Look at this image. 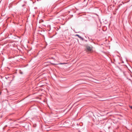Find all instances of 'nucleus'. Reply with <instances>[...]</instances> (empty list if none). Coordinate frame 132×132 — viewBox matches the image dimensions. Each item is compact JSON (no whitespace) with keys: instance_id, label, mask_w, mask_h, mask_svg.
<instances>
[{"instance_id":"obj_3","label":"nucleus","mask_w":132,"mask_h":132,"mask_svg":"<svg viewBox=\"0 0 132 132\" xmlns=\"http://www.w3.org/2000/svg\"><path fill=\"white\" fill-rule=\"evenodd\" d=\"M9 77L7 76L6 77H5V78L6 79H7L9 78Z\"/></svg>"},{"instance_id":"obj_4","label":"nucleus","mask_w":132,"mask_h":132,"mask_svg":"<svg viewBox=\"0 0 132 132\" xmlns=\"http://www.w3.org/2000/svg\"><path fill=\"white\" fill-rule=\"evenodd\" d=\"M130 108H131L132 109V106H130Z\"/></svg>"},{"instance_id":"obj_6","label":"nucleus","mask_w":132,"mask_h":132,"mask_svg":"<svg viewBox=\"0 0 132 132\" xmlns=\"http://www.w3.org/2000/svg\"><path fill=\"white\" fill-rule=\"evenodd\" d=\"M77 126H78L79 125V124H78L77 123Z\"/></svg>"},{"instance_id":"obj_2","label":"nucleus","mask_w":132,"mask_h":132,"mask_svg":"<svg viewBox=\"0 0 132 132\" xmlns=\"http://www.w3.org/2000/svg\"><path fill=\"white\" fill-rule=\"evenodd\" d=\"M87 50L89 51H90L92 50L90 46H87Z\"/></svg>"},{"instance_id":"obj_1","label":"nucleus","mask_w":132,"mask_h":132,"mask_svg":"<svg viewBox=\"0 0 132 132\" xmlns=\"http://www.w3.org/2000/svg\"><path fill=\"white\" fill-rule=\"evenodd\" d=\"M75 36H78L79 38H80L81 40H84V38L82 37L78 34L76 35Z\"/></svg>"},{"instance_id":"obj_5","label":"nucleus","mask_w":132,"mask_h":132,"mask_svg":"<svg viewBox=\"0 0 132 132\" xmlns=\"http://www.w3.org/2000/svg\"><path fill=\"white\" fill-rule=\"evenodd\" d=\"M25 5L24 4L23 5H22V7H23V6H25Z\"/></svg>"}]
</instances>
